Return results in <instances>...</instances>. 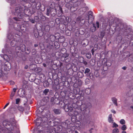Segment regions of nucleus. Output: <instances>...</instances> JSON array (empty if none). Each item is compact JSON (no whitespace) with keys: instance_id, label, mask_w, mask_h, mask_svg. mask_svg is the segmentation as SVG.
Listing matches in <instances>:
<instances>
[{"instance_id":"f257e3e1","label":"nucleus","mask_w":133,"mask_h":133,"mask_svg":"<svg viewBox=\"0 0 133 133\" xmlns=\"http://www.w3.org/2000/svg\"><path fill=\"white\" fill-rule=\"evenodd\" d=\"M78 89V91L75 93V91L77 90L75 89L74 90V92L76 94V97L77 100L79 101L77 102V104L78 106H80V109L81 111L80 112L78 113V111H73L72 113L71 114V115H75L77 118L81 120L82 119L83 115L84 117L86 116H88L89 113L90 112V110L89 108V106L91 105L90 103H83L82 102V101L84 99V97L82 95L79 94V89Z\"/></svg>"},{"instance_id":"f03ea898","label":"nucleus","mask_w":133,"mask_h":133,"mask_svg":"<svg viewBox=\"0 0 133 133\" xmlns=\"http://www.w3.org/2000/svg\"><path fill=\"white\" fill-rule=\"evenodd\" d=\"M52 128L50 130L51 133H72L75 130V127L69 120L61 123V125H59L56 127Z\"/></svg>"},{"instance_id":"7ed1b4c3","label":"nucleus","mask_w":133,"mask_h":133,"mask_svg":"<svg viewBox=\"0 0 133 133\" xmlns=\"http://www.w3.org/2000/svg\"><path fill=\"white\" fill-rule=\"evenodd\" d=\"M88 15H86L84 16H79L76 18V21H72L74 25L76 23L80 26L83 25L85 23V21L88 20L89 24H91L94 20L93 13L92 11H89Z\"/></svg>"},{"instance_id":"20e7f679","label":"nucleus","mask_w":133,"mask_h":133,"mask_svg":"<svg viewBox=\"0 0 133 133\" xmlns=\"http://www.w3.org/2000/svg\"><path fill=\"white\" fill-rule=\"evenodd\" d=\"M57 10L58 11V16H61L63 13V11L62 8L59 5H57L56 7H55L54 8H53L50 7L49 8H48L47 9L46 15L49 16L50 14L51 16H54L56 14Z\"/></svg>"},{"instance_id":"39448f33","label":"nucleus","mask_w":133,"mask_h":133,"mask_svg":"<svg viewBox=\"0 0 133 133\" xmlns=\"http://www.w3.org/2000/svg\"><path fill=\"white\" fill-rule=\"evenodd\" d=\"M115 29L116 30L119 32L118 35V36H120L119 40H122V37L121 35L127 32V28L125 25L119 23L116 25Z\"/></svg>"},{"instance_id":"423d86ee","label":"nucleus","mask_w":133,"mask_h":133,"mask_svg":"<svg viewBox=\"0 0 133 133\" xmlns=\"http://www.w3.org/2000/svg\"><path fill=\"white\" fill-rule=\"evenodd\" d=\"M64 106L63 108L65 111L69 112V114L70 113H71L74 111H73V107L72 105L68 101V100L65 99L64 100L63 102Z\"/></svg>"},{"instance_id":"0eeeda50","label":"nucleus","mask_w":133,"mask_h":133,"mask_svg":"<svg viewBox=\"0 0 133 133\" xmlns=\"http://www.w3.org/2000/svg\"><path fill=\"white\" fill-rule=\"evenodd\" d=\"M60 34L57 32L55 34V35L52 34H51L49 35V34H46L44 36V39L46 40L50 39V41L51 42L55 41V39H58L60 37Z\"/></svg>"},{"instance_id":"6e6552de","label":"nucleus","mask_w":133,"mask_h":133,"mask_svg":"<svg viewBox=\"0 0 133 133\" xmlns=\"http://www.w3.org/2000/svg\"><path fill=\"white\" fill-rule=\"evenodd\" d=\"M24 8L21 6L16 7L15 10L14 15L17 16L19 18H22L24 17L23 11Z\"/></svg>"},{"instance_id":"1a4fd4ad","label":"nucleus","mask_w":133,"mask_h":133,"mask_svg":"<svg viewBox=\"0 0 133 133\" xmlns=\"http://www.w3.org/2000/svg\"><path fill=\"white\" fill-rule=\"evenodd\" d=\"M16 36H18V35L14 34L12 35L10 34L8 36V38L9 40H10L12 39H13L10 43L11 45L12 46H15L18 43V40L15 38V37H17Z\"/></svg>"},{"instance_id":"9d476101","label":"nucleus","mask_w":133,"mask_h":133,"mask_svg":"<svg viewBox=\"0 0 133 133\" xmlns=\"http://www.w3.org/2000/svg\"><path fill=\"white\" fill-rule=\"evenodd\" d=\"M45 122V121H43V118L41 117H39L37 118L36 119V124L37 126V130L36 132H34V133H43V132L41 130H38L39 127L40 126H42V123Z\"/></svg>"},{"instance_id":"9b49d317","label":"nucleus","mask_w":133,"mask_h":133,"mask_svg":"<svg viewBox=\"0 0 133 133\" xmlns=\"http://www.w3.org/2000/svg\"><path fill=\"white\" fill-rule=\"evenodd\" d=\"M65 2L66 3L65 5V7L71 12H74L77 10L78 8L74 5L71 2Z\"/></svg>"},{"instance_id":"f8f14e48","label":"nucleus","mask_w":133,"mask_h":133,"mask_svg":"<svg viewBox=\"0 0 133 133\" xmlns=\"http://www.w3.org/2000/svg\"><path fill=\"white\" fill-rule=\"evenodd\" d=\"M25 48V46L23 44H21L19 46H17L16 47L15 50L17 55H18V53L19 52L20 53L21 52H24Z\"/></svg>"},{"instance_id":"ddd939ff","label":"nucleus","mask_w":133,"mask_h":133,"mask_svg":"<svg viewBox=\"0 0 133 133\" xmlns=\"http://www.w3.org/2000/svg\"><path fill=\"white\" fill-rule=\"evenodd\" d=\"M2 124L7 129L9 130H12V125L10 122L6 120H4Z\"/></svg>"},{"instance_id":"4468645a","label":"nucleus","mask_w":133,"mask_h":133,"mask_svg":"<svg viewBox=\"0 0 133 133\" xmlns=\"http://www.w3.org/2000/svg\"><path fill=\"white\" fill-rule=\"evenodd\" d=\"M69 56V55L68 54L62 55L61 58V61L66 63L70 61V58L68 57Z\"/></svg>"},{"instance_id":"2eb2a0df","label":"nucleus","mask_w":133,"mask_h":133,"mask_svg":"<svg viewBox=\"0 0 133 133\" xmlns=\"http://www.w3.org/2000/svg\"><path fill=\"white\" fill-rule=\"evenodd\" d=\"M66 1L67 2H71L77 8H78V7L81 4V2L79 0H67Z\"/></svg>"},{"instance_id":"dca6fc26","label":"nucleus","mask_w":133,"mask_h":133,"mask_svg":"<svg viewBox=\"0 0 133 133\" xmlns=\"http://www.w3.org/2000/svg\"><path fill=\"white\" fill-rule=\"evenodd\" d=\"M24 8V10L23 11V13L24 14V16L26 15L27 16H29L31 14V12L29 9L28 8Z\"/></svg>"},{"instance_id":"f3484780","label":"nucleus","mask_w":133,"mask_h":133,"mask_svg":"<svg viewBox=\"0 0 133 133\" xmlns=\"http://www.w3.org/2000/svg\"><path fill=\"white\" fill-rule=\"evenodd\" d=\"M4 70L6 71L9 70L11 68L10 63L8 62H6L4 65Z\"/></svg>"},{"instance_id":"a211bd4d","label":"nucleus","mask_w":133,"mask_h":133,"mask_svg":"<svg viewBox=\"0 0 133 133\" xmlns=\"http://www.w3.org/2000/svg\"><path fill=\"white\" fill-rule=\"evenodd\" d=\"M46 50L47 52H49L53 48V44L52 43H48L46 45Z\"/></svg>"},{"instance_id":"6ab92c4d","label":"nucleus","mask_w":133,"mask_h":133,"mask_svg":"<svg viewBox=\"0 0 133 133\" xmlns=\"http://www.w3.org/2000/svg\"><path fill=\"white\" fill-rule=\"evenodd\" d=\"M29 79L31 82H32L34 81L35 83L37 85L39 84L40 82V80L39 79L36 78L34 80V79H32L31 76L29 77Z\"/></svg>"},{"instance_id":"aec40b11","label":"nucleus","mask_w":133,"mask_h":133,"mask_svg":"<svg viewBox=\"0 0 133 133\" xmlns=\"http://www.w3.org/2000/svg\"><path fill=\"white\" fill-rule=\"evenodd\" d=\"M72 112L71 113H69V115L70 116H72L71 117V121L74 123L77 121V119L75 115H71V114H72Z\"/></svg>"},{"instance_id":"412c9836","label":"nucleus","mask_w":133,"mask_h":133,"mask_svg":"<svg viewBox=\"0 0 133 133\" xmlns=\"http://www.w3.org/2000/svg\"><path fill=\"white\" fill-rule=\"evenodd\" d=\"M81 68L82 69L83 72L79 71L77 73V75L78 77L80 78H81L83 77L84 76L83 72L84 70V67H82Z\"/></svg>"},{"instance_id":"4be33fe9","label":"nucleus","mask_w":133,"mask_h":133,"mask_svg":"<svg viewBox=\"0 0 133 133\" xmlns=\"http://www.w3.org/2000/svg\"><path fill=\"white\" fill-rule=\"evenodd\" d=\"M66 22H65L64 25H66L68 23H69L71 21V19L69 17H66Z\"/></svg>"},{"instance_id":"5701e85b","label":"nucleus","mask_w":133,"mask_h":133,"mask_svg":"<svg viewBox=\"0 0 133 133\" xmlns=\"http://www.w3.org/2000/svg\"><path fill=\"white\" fill-rule=\"evenodd\" d=\"M60 21L64 25V22H66V17L64 16H61L60 18Z\"/></svg>"},{"instance_id":"b1692460","label":"nucleus","mask_w":133,"mask_h":133,"mask_svg":"<svg viewBox=\"0 0 133 133\" xmlns=\"http://www.w3.org/2000/svg\"><path fill=\"white\" fill-rule=\"evenodd\" d=\"M35 3L34 5H35L36 9L38 10L39 9L41 6L40 2H37Z\"/></svg>"},{"instance_id":"393cba45","label":"nucleus","mask_w":133,"mask_h":133,"mask_svg":"<svg viewBox=\"0 0 133 133\" xmlns=\"http://www.w3.org/2000/svg\"><path fill=\"white\" fill-rule=\"evenodd\" d=\"M108 121L109 123H113L114 120L112 118V115L111 114H110L108 117Z\"/></svg>"},{"instance_id":"a878e982","label":"nucleus","mask_w":133,"mask_h":133,"mask_svg":"<svg viewBox=\"0 0 133 133\" xmlns=\"http://www.w3.org/2000/svg\"><path fill=\"white\" fill-rule=\"evenodd\" d=\"M4 59L6 61H9V59L8 56L6 54H4V55H2L1 57H3Z\"/></svg>"},{"instance_id":"bb28decb","label":"nucleus","mask_w":133,"mask_h":133,"mask_svg":"<svg viewBox=\"0 0 133 133\" xmlns=\"http://www.w3.org/2000/svg\"><path fill=\"white\" fill-rule=\"evenodd\" d=\"M54 112L56 114H60L61 111L60 109H55L53 110Z\"/></svg>"},{"instance_id":"cd10ccee","label":"nucleus","mask_w":133,"mask_h":133,"mask_svg":"<svg viewBox=\"0 0 133 133\" xmlns=\"http://www.w3.org/2000/svg\"><path fill=\"white\" fill-rule=\"evenodd\" d=\"M40 16L39 15H38V16L39 18H40L41 19H42L43 21H44L46 19L45 16L43 15L40 12Z\"/></svg>"},{"instance_id":"c85d7f7f","label":"nucleus","mask_w":133,"mask_h":133,"mask_svg":"<svg viewBox=\"0 0 133 133\" xmlns=\"http://www.w3.org/2000/svg\"><path fill=\"white\" fill-rule=\"evenodd\" d=\"M111 100L113 102L114 104L116 106H117V99L115 97H113L112 98Z\"/></svg>"},{"instance_id":"c756f323","label":"nucleus","mask_w":133,"mask_h":133,"mask_svg":"<svg viewBox=\"0 0 133 133\" xmlns=\"http://www.w3.org/2000/svg\"><path fill=\"white\" fill-rule=\"evenodd\" d=\"M81 123L78 119L76 122L74 123V124L76 127H79L81 125Z\"/></svg>"},{"instance_id":"7c9ffc66","label":"nucleus","mask_w":133,"mask_h":133,"mask_svg":"<svg viewBox=\"0 0 133 133\" xmlns=\"http://www.w3.org/2000/svg\"><path fill=\"white\" fill-rule=\"evenodd\" d=\"M85 93L87 95L89 94L91 92V90L89 88H87L85 90Z\"/></svg>"},{"instance_id":"2f4dec72","label":"nucleus","mask_w":133,"mask_h":133,"mask_svg":"<svg viewBox=\"0 0 133 133\" xmlns=\"http://www.w3.org/2000/svg\"><path fill=\"white\" fill-rule=\"evenodd\" d=\"M66 50L65 48H63L61 49V52L62 54H63V55L65 54H66Z\"/></svg>"},{"instance_id":"473e14b6","label":"nucleus","mask_w":133,"mask_h":133,"mask_svg":"<svg viewBox=\"0 0 133 133\" xmlns=\"http://www.w3.org/2000/svg\"><path fill=\"white\" fill-rule=\"evenodd\" d=\"M54 45L55 47L56 48H58L59 47L60 45L58 42L56 41L55 42Z\"/></svg>"},{"instance_id":"72a5a7b5","label":"nucleus","mask_w":133,"mask_h":133,"mask_svg":"<svg viewBox=\"0 0 133 133\" xmlns=\"http://www.w3.org/2000/svg\"><path fill=\"white\" fill-rule=\"evenodd\" d=\"M25 53L26 54H29L30 52V50L29 48H27L26 49H25V51H24Z\"/></svg>"},{"instance_id":"f704fd0d","label":"nucleus","mask_w":133,"mask_h":133,"mask_svg":"<svg viewBox=\"0 0 133 133\" xmlns=\"http://www.w3.org/2000/svg\"><path fill=\"white\" fill-rule=\"evenodd\" d=\"M50 28L49 25H46L44 28V30L46 32H48L50 30Z\"/></svg>"},{"instance_id":"c9c22d12","label":"nucleus","mask_w":133,"mask_h":133,"mask_svg":"<svg viewBox=\"0 0 133 133\" xmlns=\"http://www.w3.org/2000/svg\"><path fill=\"white\" fill-rule=\"evenodd\" d=\"M25 2H31V3H34L35 2V0H22Z\"/></svg>"},{"instance_id":"e433bc0d","label":"nucleus","mask_w":133,"mask_h":133,"mask_svg":"<svg viewBox=\"0 0 133 133\" xmlns=\"http://www.w3.org/2000/svg\"><path fill=\"white\" fill-rule=\"evenodd\" d=\"M86 56L88 59H90L91 57V55L90 53H87L86 54Z\"/></svg>"},{"instance_id":"4c0bfd02","label":"nucleus","mask_w":133,"mask_h":133,"mask_svg":"<svg viewBox=\"0 0 133 133\" xmlns=\"http://www.w3.org/2000/svg\"><path fill=\"white\" fill-rule=\"evenodd\" d=\"M119 131L117 128H115L112 130V133H118Z\"/></svg>"},{"instance_id":"58836bf2","label":"nucleus","mask_w":133,"mask_h":133,"mask_svg":"<svg viewBox=\"0 0 133 133\" xmlns=\"http://www.w3.org/2000/svg\"><path fill=\"white\" fill-rule=\"evenodd\" d=\"M65 33L66 35L68 36H70L71 34V32L69 30H66Z\"/></svg>"},{"instance_id":"ea45409f","label":"nucleus","mask_w":133,"mask_h":133,"mask_svg":"<svg viewBox=\"0 0 133 133\" xmlns=\"http://www.w3.org/2000/svg\"><path fill=\"white\" fill-rule=\"evenodd\" d=\"M18 110L21 111H23L24 110L23 108L21 106H18L17 108Z\"/></svg>"},{"instance_id":"a19ab883","label":"nucleus","mask_w":133,"mask_h":133,"mask_svg":"<svg viewBox=\"0 0 133 133\" xmlns=\"http://www.w3.org/2000/svg\"><path fill=\"white\" fill-rule=\"evenodd\" d=\"M105 65L107 66H109L111 65V62H109L108 61H107L105 62Z\"/></svg>"},{"instance_id":"79ce46f5","label":"nucleus","mask_w":133,"mask_h":133,"mask_svg":"<svg viewBox=\"0 0 133 133\" xmlns=\"http://www.w3.org/2000/svg\"><path fill=\"white\" fill-rule=\"evenodd\" d=\"M90 71V69H89L88 68H86L85 69L84 73L85 74H86L87 73H88Z\"/></svg>"},{"instance_id":"37998d69","label":"nucleus","mask_w":133,"mask_h":133,"mask_svg":"<svg viewBox=\"0 0 133 133\" xmlns=\"http://www.w3.org/2000/svg\"><path fill=\"white\" fill-rule=\"evenodd\" d=\"M120 123L121 124L123 125L125 123V122L124 119H122L121 120Z\"/></svg>"},{"instance_id":"c03bdc74","label":"nucleus","mask_w":133,"mask_h":133,"mask_svg":"<svg viewBox=\"0 0 133 133\" xmlns=\"http://www.w3.org/2000/svg\"><path fill=\"white\" fill-rule=\"evenodd\" d=\"M82 84V82L81 80H79L77 83V84L78 86H81Z\"/></svg>"},{"instance_id":"a18cd8bd","label":"nucleus","mask_w":133,"mask_h":133,"mask_svg":"<svg viewBox=\"0 0 133 133\" xmlns=\"http://www.w3.org/2000/svg\"><path fill=\"white\" fill-rule=\"evenodd\" d=\"M55 21L56 23L57 24H59L60 22H61L60 21V19H59L58 18H56L55 19Z\"/></svg>"},{"instance_id":"49530a36","label":"nucleus","mask_w":133,"mask_h":133,"mask_svg":"<svg viewBox=\"0 0 133 133\" xmlns=\"http://www.w3.org/2000/svg\"><path fill=\"white\" fill-rule=\"evenodd\" d=\"M127 129V127L125 125H123L121 127V129L123 130H125Z\"/></svg>"},{"instance_id":"de8ad7c7","label":"nucleus","mask_w":133,"mask_h":133,"mask_svg":"<svg viewBox=\"0 0 133 133\" xmlns=\"http://www.w3.org/2000/svg\"><path fill=\"white\" fill-rule=\"evenodd\" d=\"M49 100V98L48 97H44L42 100V101L43 102H45L46 103L47 101Z\"/></svg>"},{"instance_id":"09e8293b","label":"nucleus","mask_w":133,"mask_h":133,"mask_svg":"<svg viewBox=\"0 0 133 133\" xmlns=\"http://www.w3.org/2000/svg\"><path fill=\"white\" fill-rule=\"evenodd\" d=\"M129 44L130 45L133 46V36L131 38Z\"/></svg>"},{"instance_id":"8fccbe9b","label":"nucleus","mask_w":133,"mask_h":133,"mask_svg":"<svg viewBox=\"0 0 133 133\" xmlns=\"http://www.w3.org/2000/svg\"><path fill=\"white\" fill-rule=\"evenodd\" d=\"M118 127V125L115 122H114L113 124V128H116Z\"/></svg>"},{"instance_id":"3c124183","label":"nucleus","mask_w":133,"mask_h":133,"mask_svg":"<svg viewBox=\"0 0 133 133\" xmlns=\"http://www.w3.org/2000/svg\"><path fill=\"white\" fill-rule=\"evenodd\" d=\"M15 94V92H11V95H10V98L11 99H13V97L14 96Z\"/></svg>"},{"instance_id":"603ef678","label":"nucleus","mask_w":133,"mask_h":133,"mask_svg":"<svg viewBox=\"0 0 133 133\" xmlns=\"http://www.w3.org/2000/svg\"><path fill=\"white\" fill-rule=\"evenodd\" d=\"M49 90L48 89H45L43 93L45 94H46L49 92Z\"/></svg>"},{"instance_id":"864d4df0","label":"nucleus","mask_w":133,"mask_h":133,"mask_svg":"<svg viewBox=\"0 0 133 133\" xmlns=\"http://www.w3.org/2000/svg\"><path fill=\"white\" fill-rule=\"evenodd\" d=\"M20 101V99L19 98H18L16 99V104H18Z\"/></svg>"},{"instance_id":"5fc2aeb1","label":"nucleus","mask_w":133,"mask_h":133,"mask_svg":"<svg viewBox=\"0 0 133 133\" xmlns=\"http://www.w3.org/2000/svg\"><path fill=\"white\" fill-rule=\"evenodd\" d=\"M71 66V65L70 64H68L66 65V68L67 69H69L70 68Z\"/></svg>"},{"instance_id":"6e6d98bb","label":"nucleus","mask_w":133,"mask_h":133,"mask_svg":"<svg viewBox=\"0 0 133 133\" xmlns=\"http://www.w3.org/2000/svg\"><path fill=\"white\" fill-rule=\"evenodd\" d=\"M85 83L87 84H89L90 82L89 79L88 78L85 79Z\"/></svg>"},{"instance_id":"4d7b16f0","label":"nucleus","mask_w":133,"mask_h":133,"mask_svg":"<svg viewBox=\"0 0 133 133\" xmlns=\"http://www.w3.org/2000/svg\"><path fill=\"white\" fill-rule=\"evenodd\" d=\"M44 85L45 86H46V87H47L49 86L48 83L47 82H45L44 83Z\"/></svg>"},{"instance_id":"13d9d810","label":"nucleus","mask_w":133,"mask_h":133,"mask_svg":"<svg viewBox=\"0 0 133 133\" xmlns=\"http://www.w3.org/2000/svg\"><path fill=\"white\" fill-rule=\"evenodd\" d=\"M18 17V18L16 17H13V19L16 21H19V18Z\"/></svg>"},{"instance_id":"bf43d9fd","label":"nucleus","mask_w":133,"mask_h":133,"mask_svg":"<svg viewBox=\"0 0 133 133\" xmlns=\"http://www.w3.org/2000/svg\"><path fill=\"white\" fill-rule=\"evenodd\" d=\"M133 61V55L131 57H130L128 59V61H130V60Z\"/></svg>"},{"instance_id":"052dcab7","label":"nucleus","mask_w":133,"mask_h":133,"mask_svg":"<svg viewBox=\"0 0 133 133\" xmlns=\"http://www.w3.org/2000/svg\"><path fill=\"white\" fill-rule=\"evenodd\" d=\"M30 21L32 23H35V20L33 19H31Z\"/></svg>"},{"instance_id":"680f3d73","label":"nucleus","mask_w":133,"mask_h":133,"mask_svg":"<svg viewBox=\"0 0 133 133\" xmlns=\"http://www.w3.org/2000/svg\"><path fill=\"white\" fill-rule=\"evenodd\" d=\"M100 35L101 37H103L104 35V33L103 32H101Z\"/></svg>"},{"instance_id":"e2e57ef3","label":"nucleus","mask_w":133,"mask_h":133,"mask_svg":"<svg viewBox=\"0 0 133 133\" xmlns=\"http://www.w3.org/2000/svg\"><path fill=\"white\" fill-rule=\"evenodd\" d=\"M96 26L98 28L99 27V23L98 22H96Z\"/></svg>"},{"instance_id":"0e129e2a","label":"nucleus","mask_w":133,"mask_h":133,"mask_svg":"<svg viewBox=\"0 0 133 133\" xmlns=\"http://www.w3.org/2000/svg\"><path fill=\"white\" fill-rule=\"evenodd\" d=\"M9 102L8 103H7L4 107L3 109H5L9 104Z\"/></svg>"},{"instance_id":"69168bd1","label":"nucleus","mask_w":133,"mask_h":133,"mask_svg":"<svg viewBox=\"0 0 133 133\" xmlns=\"http://www.w3.org/2000/svg\"><path fill=\"white\" fill-rule=\"evenodd\" d=\"M10 83L11 85H13L14 84V82L12 81H11L10 82Z\"/></svg>"},{"instance_id":"338daca9","label":"nucleus","mask_w":133,"mask_h":133,"mask_svg":"<svg viewBox=\"0 0 133 133\" xmlns=\"http://www.w3.org/2000/svg\"><path fill=\"white\" fill-rule=\"evenodd\" d=\"M95 50H94V49H92L91 50V52L92 55H94V52Z\"/></svg>"},{"instance_id":"774afa93","label":"nucleus","mask_w":133,"mask_h":133,"mask_svg":"<svg viewBox=\"0 0 133 133\" xmlns=\"http://www.w3.org/2000/svg\"><path fill=\"white\" fill-rule=\"evenodd\" d=\"M111 112L112 113H113L114 114H115L116 113V111L114 110H111Z\"/></svg>"}]
</instances>
